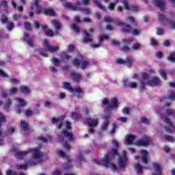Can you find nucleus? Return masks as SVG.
I'll use <instances>...</instances> for the list:
<instances>
[{
  "label": "nucleus",
  "mask_w": 175,
  "mask_h": 175,
  "mask_svg": "<svg viewBox=\"0 0 175 175\" xmlns=\"http://www.w3.org/2000/svg\"><path fill=\"white\" fill-rule=\"evenodd\" d=\"M112 144L116 148L112 149L108 152L104 157L103 160L95 159L94 162L96 165H100L101 166H105V167H110L113 172L117 170V166L114 163H111V161L114 159V155H118V165L120 167H125L126 163H128V158H126V151L124 150L122 152V156L118 154V142L116 140L112 141Z\"/></svg>",
  "instance_id": "1"
},
{
  "label": "nucleus",
  "mask_w": 175,
  "mask_h": 175,
  "mask_svg": "<svg viewBox=\"0 0 175 175\" xmlns=\"http://www.w3.org/2000/svg\"><path fill=\"white\" fill-rule=\"evenodd\" d=\"M7 175H17V173L14 172L13 171L8 170L6 172Z\"/></svg>",
  "instance_id": "63"
},
{
  "label": "nucleus",
  "mask_w": 175,
  "mask_h": 175,
  "mask_svg": "<svg viewBox=\"0 0 175 175\" xmlns=\"http://www.w3.org/2000/svg\"><path fill=\"white\" fill-rule=\"evenodd\" d=\"M159 20L161 21V23H163L164 21H166L169 25H170L171 28L173 29H175V22L173 21H169V19H166V17L164 16L163 14L159 15Z\"/></svg>",
  "instance_id": "11"
},
{
  "label": "nucleus",
  "mask_w": 175,
  "mask_h": 175,
  "mask_svg": "<svg viewBox=\"0 0 175 175\" xmlns=\"http://www.w3.org/2000/svg\"><path fill=\"white\" fill-rule=\"evenodd\" d=\"M142 79L140 80L141 90L144 88V85H150V87H155V85H160L161 79L158 77H154L152 80H150V75L146 72H143Z\"/></svg>",
  "instance_id": "2"
},
{
  "label": "nucleus",
  "mask_w": 175,
  "mask_h": 175,
  "mask_svg": "<svg viewBox=\"0 0 175 175\" xmlns=\"http://www.w3.org/2000/svg\"><path fill=\"white\" fill-rule=\"evenodd\" d=\"M52 25L55 27V28L58 31L59 28H61V23L57 21H52Z\"/></svg>",
  "instance_id": "34"
},
{
  "label": "nucleus",
  "mask_w": 175,
  "mask_h": 175,
  "mask_svg": "<svg viewBox=\"0 0 175 175\" xmlns=\"http://www.w3.org/2000/svg\"><path fill=\"white\" fill-rule=\"evenodd\" d=\"M83 161H85V159L83 157V154H80L77 159V162H83Z\"/></svg>",
  "instance_id": "59"
},
{
  "label": "nucleus",
  "mask_w": 175,
  "mask_h": 175,
  "mask_svg": "<svg viewBox=\"0 0 175 175\" xmlns=\"http://www.w3.org/2000/svg\"><path fill=\"white\" fill-rule=\"evenodd\" d=\"M152 46H158V40L151 38L150 40Z\"/></svg>",
  "instance_id": "54"
},
{
  "label": "nucleus",
  "mask_w": 175,
  "mask_h": 175,
  "mask_svg": "<svg viewBox=\"0 0 175 175\" xmlns=\"http://www.w3.org/2000/svg\"><path fill=\"white\" fill-rule=\"evenodd\" d=\"M92 42V36L91 34L88 33V32L85 31L84 32V39L83 42V43H91Z\"/></svg>",
  "instance_id": "20"
},
{
  "label": "nucleus",
  "mask_w": 175,
  "mask_h": 175,
  "mask_svg": "<svg viewBox=\"0 0 175 175\" xmlns=\"http://www.w3.org/2000/svg\"><path fill=\"white\" fill-rule=\"evenodd\" d=\"M72 29H73V31H75V32H77V33H79V32H80V29L76 25H72Z\"/></svg>",
  "instance_id": "48"
},
{
  "label": "nucleus",
  "mask_w": 175,
  "mask_h": 175,
  "mask_svg": "<svg viewBox=\"0 0 175 175\" xmlns=\"http://www.w3.org/2000/svg\"><path fill=\"white\" fill-rule=\"evenodd\" d=\"M52 61V64H53V65H55V66H59V59L53 57Z\"/></svg>",
  "instance_id": "40"
},
{
  "label": "nucleus",
  "mask_w": 175,
  "mask_h": 175,
  "mask_svg": "<svg viewBox=\"0 0 175 175\" xmlns=\"http://www.w3.org/2000/svg\"><path fill=\"white\" fill-rule=\"evenodd\" d=\"M21 127L23 128V130L25 132H28L29 129H28V123L25 122V121L21 122Z\"/></svg>",
  "instance_id": "31"
},
{
  "label": "nucleus",
  "mask_w": 175,
  "mask_h": 175,
  "mask_svg": "<svg viewBox=\"0 0 175 175\" xmlns=\"http://www.w3.org/2000/svg\"><path fill=\"white\" fill-rule=\"evenodd\" d=\"M16 92H17V88H12L11 89H10L8 93L6 91L3 92V96L6 98L8 95H14V94Z\"/></svg>",
  "instance_id": "22"
},
{
  "label": "nucleus",
  "mask_w": 175,
  "mask_h": 175,
  "mask_svg": "<svg viewBox=\"0 0 175 175\" xmlns=\"http://www.w3.org/2000/svg\"><path fill=\"white\" fill-rule=\"evenodd\" d=\"M107 39H109L108 36H107V35L101 36H100L99 42H100V43H102V42H103V40H106Z\"/></svg>",
  "instance_id": "45"
},
{
  "label": "nucleus",
  "mask_w": 175,
  "mask_h": 175,
  "mask_svg": "<svg viewBox=\"0 0 175 175\" xmlns=\"http://www.w3.org/2000/svg\"><path fill=\"white\" fill-rule=\"evenodd\" d=\"M131 42H133V39L132 38H129L128 40H123V43L124 44H129Z\"/></svg>",
  "instance_id": "60"
},
{
  "label": "nucleus",
  "mask_w": 175,
  "mask_h": 175,
  "mask_svg": "<svg viewBox=\"0 0 175 175\" xmlns=\"http://www.w3.org/2000/svg\"><path fill=\"white\" fill-rule=\"evenodd\" d=\"M151 143V139L148 137H146L144 139H139L135 142L136 146H142L146 147Z\"/></svg>",
  "instance_id": "12"
},
{
  "label": "nucleus",
  "mask_w": 175,
  "mask_h": 175,
  "mask_svg": "<svg viewBox=\"0 0 175 175\" xmlns=\"http://www.w3.org/2000/svg\"><path fill=\"white\" fill-rule=\"evenodd\" d=\"M81 3L80 1H77V5H73L70 3H64V5L65 8H67L68 9H70V10H81V8H80Z\"/></svg>",
  "instance_id": "14"
},
{
  "label": "nucleus",
  "mask_w": 175,
  "mask_h": 175,
  "mask_svg": "<svg viewBox=\"0 0 175 175\" xmlns=\"http://www.w3.org/2000/svg\"><path fill=\"white\" fill-rule=\"evenodd\" d=\"M25 28L27 29V31H31L32 29V27H31V24L28 22L25 23Z\"/></svg>",
  "instance_id": "49"
},
{
  "label": "nucleus",
  "mask_w": 175,
  "mask_h": 175,
  "mask_svg": "<svg viewBox=\"0 0 175 175\" xmlns=\"http://www.w3.org/2000/svg\"><path fill=\"white\" fill-rule=\"evenodd\" d=\"M134 167L138 174L143 173V167L139 163H136Z\"/></svg>",
  "instance_id": "29"
},
{
  "label": "nucleus",
  "mask_w": 175,
  "mask_h": 175,
  "mask_svg": "<svg viewBox=\"0 0 175 175\" xmlns=\"http://www.w3.org/2000/svg\"><path fill=\"white\" fill-rule=\"evenodd\" d=\"M118 27H122L123 28L124 32H131V27L129 25L122 23L121 21H116L115 22Z\"/></svg>",
  "instance_id": "13"
},
{
  "label": "nucleus",
  "mask_w": 175,
  "mask_h": 175,
  "mask_svg": "<svg viewBox=\"0 0 175 175\" xmlns=\"http://www.w3.org/2000/svg\"><path fill=\"white\" fill-rule=\"evenodd\" d=\"M14 28V24L13 23H10L7 24V29L8 31H12Z\"/></svg>",
  "instance_id": "46"
},
{
  "label": "nucleus",
  "mask_w": 175,
  "mask_h": 175,
  "mask_svg": "<svg viewBox=\"0 0 175 175\" xmlns=\"http://www.w3.org/2000/svg\"><path fill=\"white\" fill-rule=\"evenodd\" d=\"M72 64L75 66H80V61L77 59H75Z\"/></svg>",
  "instance_id": "55"
},
{
  "label": "nucleus",
  "mask_w": 175,
  "mask_h": 175,
  "mask_svg": "<svg viewBox=\"0 0 175 175\" xmlns=\"http://www.w3.org/2000/svg\"><path fill=\"white\" fill-rule=\"evenodd\" d=\"M124 87H129V88H136L137 87V83L136 82H128V79H124L123 80Z\"/></svg>",
  "instance_id": "17"
},
{
  "label": "nucleus",
  "mask_w": 175,
  "mask_h": 175,
  "mask_svg": "<svg viewBox=\"0 0 175 175\" xmlns=\"http://www.w3.org/2000/svg\"><path fill=\"white\" fill-rule=\"evenodd\" d=\"M79 117H80V115H79V113H77L73 112L71 114V118H72L73 120H79Z\"/></svg>",
  "instance_id": "44"
},
{
  "label": "nucleus",
  "mask_w": 175,
  "mask_h": 175,
  "mask_svg": "<svg viewBox=\"0 0 175 175\" xmlns=\"http://www.w3.org/2000/svg\"><path fill=\"white\" fill-rule=\"evenodd\" d=\"M73 133L68 132L66 130H64L62 135H59V142L63 145L65 150H70V145L68 144V142H72L73 140Z\"/></svg>",
  "instance_id": "3"
},
{
  "label": "nucleus",
  "mask_w": 175,
  "mask_h": 175,
  "mask_svg": "<svg viewBox=\"0 0 175 175\" xmlns=\"http://www.w3.org/2000/svg\"><path fill=\"white\" fill-rule=\"evenodd\" d=\"M44 50H40V53L43 57H47V53H54L59 49L58 46H51L47 40H44L43 43Z\"/></svg>",
  "instance_id": "7"
},
{
  "label": "nucleus",
  "mask_w": 175,
  "mask_h": 175,
  "mask_svg": "<svg viewBox=\"0 0 175 175\" xmlns=\"http://www.w3.org/2000/svg\"><path fill=\"white\" fill-rule=\"evenodd\" d=\"M63 85L65 90H68L71 94L76 95L77 98H81V89H80V88L73 89L72 87L70 86V83L66 82H64Z\"/></svg>",
  "instance_id": "8"
},
{
  "label": "nucleus",
  "mask_w": 175,
  "mask_h": 175,
  "mask_svg": "<svg viewBox=\"0 0 175 175\" xmlns=\"http://www.w3.org/2000/svg\"><path fill=\"white\" fill-rule=\"evenodd\" d=\"M175 117V111L173 109H167V112H166V115L164 116H162V120L163 121H164V122H165V124H168L169 127H165V131H167V132L168 133H172V130L173 129V123L172 122V121H170V118H169V117Z\"/></svg>",
  "instance_id": "6"
},
{
  "label": "nucleus",
  "mask_w": 175,
  "mask_h": 175,
  "mask_svg": "<svg viewBox=\"0 0 175 175\" xmlns=\"http://www.w3.org/2000/svg\"><path fill=\"white\" fill-rule=\"evenodd\" d=\"M168 61H171V62H174L175 61V53L171 52L170 55L167 57Z\"/></svg>",
  "instance_id": "35"
},
{
  "label": "nucleus",
  "mask_w": 175,
  "mask_h": 175,
  "mask_svg": "<svg viewBox=\"0 0 175 175\" xmlns=\"http://www.w3.org/2000/svg\"><path fill=\"white\" fill-rule=\"evenodd\" d=\"M94 2L96 3V5H97L98 8H99V9H101V10L106 12V8H105L103 5H102V4H100L99 2H98V1L95 0Z\"/></svg>",
  "instance_id": "39"
},
{
  "label": "nucleus",
  "mask_w": 175,
  "mask_h": 175,
  "mask_svg": "<svg viewBox=\"0 0 175 175\" xmlns=\"http://www.w3.org/2000/svg\"><path fill=\"white\" fill-rule=\"evenodd\" d=\"M169 99H170V100H175V94L173 92H171Z\"/></svg>",
  "instance_id": "57"
},
{
  "label": "nucleus",
  "mask_w": 175,
  "mask_h": 175,
  "mask_svg": "<svg viewBox=\"0 0 175 175\" xmlns=\"http://www.w3.org/2000/svg\"><path fill=\"white\" fill-rule=\"evenodd\" d=\"M105 23H108V24H111L114 21L113 20L112 17L110 16H105L104 17Z\"/></svg>",
  "instance_id": "37"
},
{
  "label": "nucleus",
  "mask_w": 175,
  "mask_h": 175,
  "mask_svg": "<svg viewBox=\"0 0 175 175\" xmlns=\"http://www.w3.org/2000/svg\"><path fill=\"white\" fill-rule=\"evenodd\" d=\"M164 138L167 142H174V137L172 136H165Z\"/></svg>",
  "instance_id": "51"
},
{
  "label": "nucleus",
  "mask_w": 175,
  "mask_h": 175,
  "mask_svg": "<svg viewBox=\"0 0 175 175\" xmlns=\"http://www.w3.org/2000/svg\"><path fill=\"white\" fill-rule=\"evenodd\" d=\"M10 82H11L12 84H18V83H20V81L17 79L11 78L10 79Z\"/></svg>",
  "instance_id": "47"
},
{
  "label": "nucleus",
  "mask_w": 175,
  "mask_h": 175,
  "mask_svg": "<svg viewBox=\"0 0 175 175\" xmlns=\"http://www.w3.org/2000/svg\"><path fill=\"white\" fill-rule=\"evenodd\" d=\"M154 5L161 9V10H165L166 9V2L163 0H153Z\"/></svg>",
  "instance_id": "16"
},
{
  "label": "nucleus",
  "mask_w": 175,
  "mask_h": 175,
  "mask_svg": "<svg viewBox=\"0 0 175 175\" xmlns=\"http://www.w3.org/2000/svg\"><path fill=\"white\" fill-rule=\"evenodd\" d=\"M159 72L161 76L163 77V79H164V80H166L167 79L166 71H165V70H163V69H161V70H159Z\"/></svg>",
  "instance_id": "41"
},
{
  "label": "nucleus",
  "mask_w": 175,
  "mask_h": 175,
  "mask_svg": "<svg viewBox=\"0 0 175 175\" xmlns=\"http://www.w3.org/2000/svg\"><path fill=\"white\" fill-rule=\"evenodd\" d=\"M103 105H108L107 109H117L118 107V100L116 98H112L111 103L109 104V100L107 98H105L103 100Z\"/></svg>",
  "instance_id": "9"
},
{
  "label": "nucleus",
  "mask_w": 175,
  "mask_h": 175,
  "mask_svg": "<svg viewBox=\"0 0 175 175\" xmlns=\"http://www.w3.org/2000/svg\"><path fill=\"white\" fill-rule=\"evenodd\" d=\"M44 13L46 16H54V14H55L54 10H53L51 9H47V10H44Z\"/></svg>",
  "instance_id": "33"
},
{
  "label": "nucleus",
  "mask_w": 175,
  "mask_h": 175,
  "mask_svg": "<svg viewBox=\"0 0 175 175\" xmlns=\"http://www.w3.org/2000/svg\"><path fill=\"white\" fill-rule=\"evenodd\" d=\"M29 152H31V154H32V157L29 161L28 165H36L37 163L42 162L43 154L38 149L34 148L29 150Z\"/></svg>",
  "instance_id": "5"
},
{
  "label": "nucleus",
  "mask_w": 175,
  "mask_h": 175,
  "mask_svg": "<svg viewBox=\"0 0 175 175\" xmlns=\"http://www.w3.org/2000/svg\"><path fill=\"white\" fill-rule=\"evenodd\" d=\"M27 154H28V152L27 151L17 152L15 154V157L18 159H22V158H24V157H25V155H27Z\"/></svg>",
  "instance_id": "27"
},
{
  "label": "nucleus",
  "mask_w": 175,
  "mask_h": 175,
  "mask_svg": "<svg viewBox=\"0 0 175 175\" xmlns=\"http://www.w3.org/2000/svg\"><path fill=\"white\" fill-rule=\"evenodd\" d=\"M38 140L40 142H43V143H46V142H49L51 140V137L49 135L47 138H45V137H43V136H40V137H38Z\"/></svg>",
  "instance_id": "32"
},
{
  "label": "nucleus",
  "mask_w": 175,
  "mask_h": 175,
  "mask_svg": "<svg viewBox=\"0 0 175 175\" xmlns=\"http://www.w3.org/2000/svg\"><path fill=\"white\" fill-rule=\"evenodd\" d=\"M24 40L27 42V45L29 46L30 47H32L33 46V44L32 43V39L29 38V35L25 34Z\"/></svg>",
  "instance_id": "26"
},
{
  "label": "nucleus",
  "mask_w": 175,
  "mask_h": 175,
  "mask_svg": "<svg viewBox=\"0 0 175 175\" xmlns=\"http://www.w3.org/2000/svg\"><path fill=\"white\" fill-rule=\"evenodd\" d=\"M116 63L120 65H125L126 64L129 68H131V66L133 65V57H126V61L122 59H118L116 60Z\"/></svg>",
  "instance_id": "10"
},
{
  "label": "nucleus",
  "mask_w": 175,
  "mask_h": 175,
  "mask_svg": "<svg viewBox=\"0 0 175 175\" xmlns=\"http://www.w3.org/2000/svg\"><path fill=\"white\" fill-rule=\"evenodd\" d=\"M27 167H28V164H23V165H16L17 169H21V170H25V169H27Z\"/></svg>",
  "instance_id": "42"
},
{
  "label": "nucleus",
  "mask_w": 175,
  "mask_h": 175,
  "mask_svg": "<svg viewBox=\"0 0 175 175\" xmlns=\"http://www.w3.org/2000/svg\"><path fill=\"white\" fill-rule=\"evenodd\" d=\"M153 167L155 170L156 174L153 175H161L162 173V167L158 163H153Z\"/></svg>",
  "instance_id": "18"
},
{
  "label": "nucleus",
  "mask_w": 175,
  "mask_h": 175,
  "mask_svg": "<svg viewBox=\"0 0 175 175\" xmlns=\"http://www.w3.org/2000/svg\"><path fill=\"white\" fill-rule=\"evenodd\" d=\"M16 102L18 103L21 107H24V106H27V101L23 98H16Z\"/></svg>",
  "instance_id": "30"
},
{
  "label": "nucleus",
  "mask_w": 175,
  "mask_h": 175,
  "mask_svg": "<svg viewBox=\"0 0 175 175\" xmlns=\"http://www.w3.org/2000/svg\"><path fill=\"white\" fill-rule=\"evenodd\" d=\"M20 90L23 92V94H29V88L27 86H21Z\"/></svg>",
  "instance_id": "36"
},
{
  "label": "nucleus",
  "mask_w": 175,
  "mask_h": 175,
  "mask_svg": "<svg viewBox=\"0 0 175 175\" xmlns=\"http://www.w3.org/2000/svg\"><path fill=\"white\" fill-rule=\"evenodd\" d=\"M105 122L101 125V131H106L109 126V118L104 117Z\"/></svg>",
  "instance_id": "24"
},
{
  "label": "nucleus",
  "mask_w": 175,
  "mask_h": 175,
  "mask_svg": "<svg viewBox=\"0 0 175 175\" xmlns=\"http://www.w3.org/2000/svg\"><path fill=\"white\" fill-rule=\"evenodd\" d=\"M61 174V171L59 170H55L53 172V175H59Z\"/></svg>",
  "instance_id": "64"
},
{
  "label": "nucleus",
  "mask_w": 175,
  "mask_h": 175,
  "mask_svg": "<svg viewBox=\"0 0 175 175\" xmlns=\"http://www.w3.org/2000/svg\"><path fill=\"white\" fill-rule=\"evenodd\" d=\"M141 122H142L144 124H149L150 123V120L148 119H147V118H141Z\"/></svg>",
  "instance_id": "56"
},
{
  "label": "nucleus",
  "mask_w": 175,
  "mask_h": 175,
  "mask_svg": "<svg viewBox=\"0 0 175 175\" xmlns=\"http://www.w3.org/2000/svg\"><path fill=\"white\" fill-rule=\"evenodd\" d=\"M141 45L139 43H136L133 46V50H139V49H140Z\"/></svg>",
  "instance_id": "58"
},
{
  "label": "nucleus",
  "mask_w": 175,
  "mask_h": 175,
  "mask_svg": "<svg viewBox=\"0 0 175 175\" xmlns=\"http://www.w3.org/2000/svg\"><path fill=\"white\" fill-rule=\"evenodd\" d=\"M120 3L124 5V8L126 9V10H133V12H139L140 8L137 7V5H131L129 7L128 5V2L126 0H117L114 3H110L109 5H108V9L109 10L113 11L114 10V8L116 7V5L117 3Z\"/></svg>",
  "instance_id": "4"
},
{
  "label": "nucleus",
  "mask_w": 175,
  "mask_h": 175,
  "mask_svg": "<svg viewBox=\"0 0 175 175\" xmlns=\"http://www.w3.org/2000/svg\"><path fill=\"white\" fill-rule=\"evenodd\" d=\"M5 116L0 113V126H2V122H5Z\"/></svg>",
  "instance_id": "50"
},
{
  "label": "nucleus",
  "mask_w": 175,
  "mask_h": 175,
  "mask_svg": "<svg viewBox=\"0 0 175 175\" xmlns=\"http://www.w3.org/2000/svg\"><path fill=\"white\" fill-rule=\"evenodd\" d=\"M34 5L31 7V10H34L35 13L39 14L42 12V6L39 5V0H33Z\"/></svg>",
  "instance_id": "15"
},
{
  "label": "nucleus",
  "mask_w": 175,
  "mask_h": 175,
  "mask_svg": "<svg viewBox=\"0 0 175 175\" xmlns=\"http://www.w3.org/2000/svg\"><path fill=\"white\" fill-rule=\"evenodd\" d=\"M88 124L89 126H96L98 125V120L88 119Z\"/></svg>",
  "instance_id": "28"
},
{
  "label": "nucleus",
  "mask_w": 175,
  "mask_h": 175,
  "mask_svg": "<svg viewBox=\"0 0 175 175\" xmlns=\"http://www.w3.org/2000/svg\"><path fill=\"white\" fill-rule=\"evenodd\" d=\"M57 154L59 155V157H61L62 158H67V159H68V156L66 155L65 152H64L62 150H59L57 152Z\"/></svg>",
  "instance_id": "38"
},
{
  "label": "nucleus",
  "mask_w": 175,
  "mask_h": 175,
  "mask_svg": "<svg viewBox=\"0 0 175 175\" xmlns=\"http://www.w3.org/2000/svg\"><path fill=\"white\" fill-rule=\"evenodd\" d=\"M45 33L46 36H54V31L51 29L46 30Z\"/></svg>",
  "instance_id": "43"
},
{
  "label": "nucleus",
  "mask_w": 175,
  "mask_h": 175,
  "mask_svg": "<svg viewBox=\"0 0 175 175\" xmlns=\"http://www.w3.org/2000/svg\"><path fill=\"white\" fill-rule=\"evenodd\" d=\"M141 154L142 155V162L145 165H147L148 161V152L147 150H141Z\"/></svg>",
  "instance_id": "21"
},
{
  "label": "nucleus",
  "mask_w": 175,
  "mask_h": 175,
  "mask_svg": "<svg viewBox=\"0 0 175 175\" xmlns=\"http://www.w3.org/2000/svg\"><path fill=\"white\" fill-rule=\"evenodd\" d=\"M89 65V63L87 62H83L81 64V69H85V68H87V66H88Z\"/></svg>",
  "instance_id": "52"
},
{
  "label": "nucleus",
  "mask_w": 175,
  "mask_h": 175,
  "mask_svg": "<svg viewBox=\"0 0 175 175\" xmlns=\"http://www.w3.org/2000/svg\"><path fill=\"white\" fill-rule=\"evenodd\" d=\"M1 23L2 24H5V23H8V17L5 16H3L1 17Z\"/></svg>",
  "instance_id": "61"
},
{
  "label": "nucleus",
  "mask_w": 175,
  "mask_h": 175,
  "mask_svg": "<svg viewBox=\"0 0 175 175\" xmlns=\"http://www.w3.org/2000/svg\"><path fill=\"white\" fill-rule=\"evenodd\" d=\"M62 121H64V118L62 119H57L55 118H52V124H56L57 129H61V126H62Z\"/></svg>",
  "instance_id": "19"
},
{
  "label": "nucleus",
  "mask_w": 175,
  "mask_h": 175,
  "mask_svg": "<svg viewBox=\"0 0 175 175\" xmlns=\"http://www.w3.org/2000/svg\"><path fill=\"white\" fill-rule=\"evenodd\" d=\"M10 105H12V102H10V100H8L7 103L4 106L5 110H8L10 107Z\"/></svg>",
  "instance_id": "53"
},
{
  "label": "nucleus",
  "mask_w": 175,
  "mask_h": 175,
  "mask_svg": "<svg viewBox=\"0 0 175 175\" xmlns=\"http://www.w3.org/2000/svg\"><path fill=\"white\" fill-rule=\"evenodd\" d=\"M136 137L133 135H129L126 137L125 144H132Z\"/></svg>",
  "instance_id": "23"
},
{
  "label": "nucleus",
  "mask_w": 175,
  "mask_h": 175,
  "mask_svg": "<svg viewBox=\"0 0 175 175\" xmlns=\"http://www.w3.org/2000/svg\"><path fill=\"white\" fill-rule=\"evenodd\" d=\"M71 77L75 81H80L81 80V75L79 73L72 72Z\"/></svg>",
  "instance_id": "25"
},
{
  "label": "nucleus",
  "mask_w": 175,
  "mask_h": 175,
  "mask_svg": "<svg viewBox=\"0 0 175 175\" xmlns=\"http://www.w3.org/2000/svg\"><path fill=\"white\" fill-rule=\"evenodd\" d=\"M0 76H2V77H9V75H8V74H6L2 70H0Z\"/></svg>",
  "instance_id": "62"
}]
</instances>
